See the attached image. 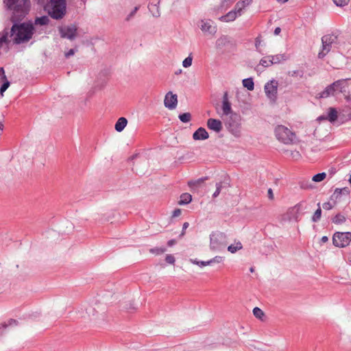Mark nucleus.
Here are the masks:
<instances>
[{"mask_svg": "<svg viewBox=\"0 0 351 351\" xmlns=\"http://www.w3.org/2000/svg\"><path fill=\"white\" fill-rule=\"evenodd\" d=\"M253 313H254V315L256 318L260 319L261 320L263 319V317L265 315L264 312L261 308H259L258 307H255L253 309Z\"/></svg>", "mask_w": 351, "mask_h": 351, "instance_id": "f704fd0d", "label": "nucleus"}, {"mask_svg": "<svg viewBox=\"0 0 351 351\" xmlns=\"http://www.w3.org/2000/svg\"><path fill=\"white\" fill-rule=\"evenodd\" d=\"M4 83L0 88V94L1 96L3 95V93L10 86V82L6 79V80H3Z\"/></svg>", "mask_w": 351, "mask_h": 351, "instance_id": "4c0bfd02", "label": "nucleus"}, {"mask_svg": "<svg viewBox=\"0 0 351 351\" xmlns=\"http://www.w3.org/2000/svg\"><path fill=\"white\" fill-rule=\"evenodd\" d=\"M337 36L334 34H327L322 38V49L318 54L319 58H323L330 51L332 45L336 43Z\"/></svg>", "mask_w": 351, "mask_h": 351, "instance_id": "0eeeda50", "label": "nucleus"}, {"mask_svg": "<svg viewBox=\"0 0 351 351\" xmlns=\"http://www.w3.org/2000/svg\"><path fill=\"white\" fill-rule=\"evenodd\" d=\"M181 215V210L180 208H176L173 211L172 217H177Z\"/></svg>", "mask_w": 351, "mask_h": 351, "instance_id": "a18cd8bd", "label": "nucleus"}, {"mask_svg": "<svg viewBox=\"0 0 351 351\" xmlns=\"http://www.w3.org/2000/svg\"><path fill=\"white\" fill-rule=\"evenodd\" d=\"M350 193V191L348 187L336 189L332 196H335L336 199H338L341 195H349Z\"/></svg>", "mask_w": 351, "mask_h": 351, "instance_id": "5701e85b", "label": "nucleus"}, {"mask_svg": "<svg viewBox=\"0 0 351 351\" xmlns=\"http://www.w3.org/2000/svg\"><path fill=\"white\" fill-rule=\"evenodd\" d=\"M281 32V29L280 27H276L274 30V34L278 35Z\"/></svg>", "mask_w": 351, "mask_h": 351, "instance_id": "6e6d98bb", "label": "nucleus"}, {"mask_svg": "<svg viewBox=\"0 0 351 351\" xmlns=\"http://www.w3.org/2000/svg\"><path fill=\"white\" fill-rule=\"evenodd\" d=\"M34 33V25L31 23L14 24L11 27L10 36L14 44L19 45L30 40Z\"/></svg>", "mask_w": 351, "mask_h": 351, "instance_id": "f03ea898", "label": "nucleus"}, {"mask_svg": "<svg viewBox=\"0 0 351 351\" xmlns=\"http://www.w3.org/2000/svg\"><path fill=\"white\" fill-rule=\"evenodd\" d=\"M179 119L183 123H189L191 119V114L189 112H184L179 115Z\"/></svg>", "mask_w": 351, "mask_h": 351, "instance_id": "c756f323", "label": "nucleus"}, {"mask_svg": "<svg viewBox=\"0 0 351 351\" xmlns=\"http://www.w3.org/2000/svg\"><path fill=\"white\" fill-rule=\"evenodd\" d=\"M300 209H301V204H296L295 206H294L293 207L289 209V213H295V215L294 216V218L295 219H298V214L300 211Z\"/></svg>", "mask_w": 351, "mask_h": 351, "instance_id": "473e14b6", "label": "nucleus"}, {"mask_svg": "<svg viewBox=\"0 0 351 351\" xmlns=\"http://www.w3.org/2000/svg\"><path fill=\"white\" fill-rule=\"evenodd\" d=\"M241 1L243 3V5H244V8H245L252 2V0H241Z\"/></svg>", "mask_w": 351, "mask_h": 351, "instance_id": "de8ad7c7", "label": "nucleus"}, {"mask_svg": "<svg viewBox=\"0 0 351 351\" xmlns=\"http://www.w3.org/2000/svg\"><path fill=\"white\" fill-rule=\"evenodd\" d=\"M232 103L228 97V93L223 94L221 109L225 115H229L226 121V125L229 131L235 136L241 134V115L232 110Z\"/></svg>", "mask_w": 351, "mask_h": 351, "instance_id": "f257e3e1", "label": "nucleus"}, {"mask_svg": "<svg viewBox=\"0 0 351 351\" xmlns=\"http://www.w3.org/2000/svg\"><path fill=\"white\" fill-rule=\"evenodd\" d=\"M326 173L323 172V173H317V174L315 175L313 177L312 180L315 182H319L324 180L326 178Z\"/></svg>", "mask_w": 351, "mask_h": 351, "instance_id": "72a5a7b5", "label": "nucleus"}, {"mask_svg": "<svg viewBox=\"0 0 351 351\" xmlns=\"http://www.w3.org/2000/svg\"><path fill=\"white\" fill-rule=\"evenodd\" d=\"M74 53H75V51H74V49H70L69 51H67V52L65 53V56H66V58H69V57H70L71 56H73Z\"/></svg>", "mask_w": 351, "mask_h": 351, "instance_id": "09e8293b", "label": "nucleus"}, {"mask_svg": "<svg viewBox=\"0 0 351 351\" xmlns=\"http://www.w3.org/2000/svg\"><path fill=\"white\" fill-rule=\"evenodd\" d=\"M321 240H322V242H323V243H326V242H327V241H328V237H327L324 236V237H323L322 238V239H321Z\"/></svg>", "mask_w": 351, "mask_h": 351, "instance_id": "bf43d9fd", "label": "nucleus"}, {"mask_svg": "<svg viewBox=\"0 0 351 351\" xmlns=\"http://www.w3.org/2000/svg\"><path fill=\"white\" fill-rule=\"evenodd\" d=\"M219 186H217V189L215 191V192L213 193V197H217V195L219 194Z\"/></svg>", "mask_w": 351, "mask_h": 351, "instance_id": "13d9d810", "label": "nucleus"}, {"mask_svg": "<svg viewBox=\"0 0 351 351\" xmlns=\"http://www.w3.org/2000/svg\"><path fill=\"white\" fill-rule=\"evenodd\" d=\"M271 58V63L272 64H279L284 61H286L289 57L285 53L277 54L274 56H269Z\"/></svg>", "mask_w": 351, "mask_h": 351, "instance_id": "f3484780", "label": "nucleus"}, {"mask_svg": "<svg viewBox=\"0 0 351 351\" xmlns=\"http://www.w3.org/2000/svg\"><path fill=\"white\" fill-rule=\"evenodd\" d=\"M297 74V72L296 71H293V73L291 74L292 76H294Z\"/></svg>", "mask_w": 351, "mask_h": 351, "instance_id": "0e129e2a", "label": "nucleus"}, {"mask_svg": "<svg viewBox=\"0 0 351 351\" xmlns=\"http://www.w3.org/2000/svg\"><path fill=\"white\" fill-rule=\"evenodd\" d=\"M265 92L267 97L272 101H276L278 93V82L271 80L265 85Z\"/></svg>", "mask_w": 351, "mask_h": 351, "instance_id": "9b49d317", "label": "nucleus"}, {"mask_svg": "<svg viewBox=\"0 0 351 351\" xmlns=\"http://www.w3.org/2000/svg\"><path fill=\"white\" fill-rule=\"evenodd\" d=\"M235 0H223L221 6H226L228 7L229 5H232Z\"/></svg>", "mask_w": 351, "mask_h": 351, "instance_id": "37998d69", "label": "nucleus"}, {"mask_svg": "<svg viewBox=\"0 0 351 351\" xmlns=\"http://www.w3.org/2000/svg\"><path fill=\"white\" fill-rule=\"evenodd\" d=\"M0 76H1L3 80H6L7 77L4 69L2 67L0 68Z\"/></svg>", "mask_w": 351, "mask_h": 351, "instance_id": "49530a36", "label": "nucleus"}, {"mask_svg": "<svg viewBox=\"0 0 351 351\" xmlns=\"http://www.w3.org/2000/svg\"><path fill=\"white\" fill-rule=\"evenodd\" d=\"M242 84L248 90H253L254 88L253 79L251 77L243 80Z\"/></svg>", "mask_w": 351, "mask_h": 351, "instance_id": "393cba45", "label": "nucleus"}, {"mask_svg": "<svg viewBox=\"0 0 351 351\" xmlns=\"http://www.w3.org/2000/svg\"><path fill=\"white\" fill-rule=\"evenodd\" d=\"M237 16H239L238 12L236 10H232L229 12L227 14L221 16V21L224 22L233 21L236 19Z\"/></svg>", "mask_w": 351, "mask_h": 351, "instance_id": "6ab92c4d", "label": "nucleus"}, {"mask_svg": "<svg viewBox=\"0 0 351 351\" xmlns=\"http://www.w3.org/2000/svg\"><path fill=\"white\" fill-rule=\"evenodd\" d=\"M193 56L190 53L187 58L182 61V66L184 68H189L192 65Z\"/></svg>", "mask_w": 351, "mask_h": 351, "instance_id": "2f4dec72", "label": "nucleus"}, {"mask_svg": "<svg viewBox=\"0 0 351 351\" xmlns=\"http://www.w3.org/2000/svg\"><path fill=\"white\" fill-rule=\"evenodd\" d=\"M166 251L165 247H154L149 250L150 253L159 255L163 254Z\"/></svg>", "mask_w": 351, "mask_h": 351, "instance_id": "e433bc0d", "label": "nucleus"}, {"mask_svg": "<svg viewBox=\"0 0 351 351\" xmlns=\"http://www.w3.org/2000/svg\"><path fill=\"white\" fill-rule=\"evenodd\" d=\"M200 29L206 36H214L217 31V25L210 19H203L201 21Z\"/></svg>", "mask_w": 351, "mask_h": 351, "instance_id": "1a4fd4ad", "label": "nucleus"}, {"mask_svg": "<svg viewBox=\"0 0 351 351\" xmlns=\"http://www.w3.org/2000/svg\"><path fill=\"white\" fill-rule=\"evenodd\" d=\"M208 132L204 128H199L193 134V138L195 141H203L208 138Z\"/></svg>", "mask_w": 351, "mask_h": 351, "instance_id": "2eb2a0df", "label": "nucleus"}, {"mask_svg": "<svg viewBox=\"0 0 351 351\" xmlns=\"http://www.w3.org/2000/svg\"><path fill=\"white\" fill-rule=\"evenodd\" d=\"M350 79H342L334 82L332 84L328 85L326 88L318 93L316 96L317 98H327L330 96H334L337 91L340 93L346 92L345 88L347 87V81Z\"/></svg>", "mask_w": 351, "mask_h": 351, "instance_id": "20e7f679", "label": "nucleus"}, {"mask_svg": "<svg viewBox=\"0 0 351 351\" xmlns=\"http://www.w3.org/2000/svg\"><path fill=\"white\" fill-rule=\"evenodd\" d=\"M79 313L82 317H91L95 315L96 309L93 306L88 305L84 308H82L79 311Z\"/></svg>", "mask_w": 351, "mask_h": 351, "instance_id": "dca6fc26", "label": "nucleus"}, {"mask_svg": "<svg viewBox=\"0 0 351 351\" xmlns=\"http://www.w3.org/2000/svg\"><path fill=\"white\" fill-rule=\"evenodd\" d=\"M66 12L65 0H50L48 5V13L54 19H61Z\"/></svg>", "mask_w": 351, "mask_h": 351, "instance_id": "39448f33", "label": "nucleus"}, {"mask_svg": "<svg viewBox=\"0 0 351 351\" xmlns=\"http://www.w3.org/2000/svg\"><path fill=\"white\" fill-rule=\"evenodd\" d=\"M333 2L337 5L340 7L345 6L348 4L350 0H332Z\"/></svg>", "mask_w": 351, "mask_h": 351, "instance_id": "ea45409f", "label": "nucleus"}, {"mask_svg": "<svg viewBox=\"0 0 351 351\" xmlns=\"http://www.w3.org/2000/svg\"><path fill=\"white\" fill-rule=\"evenodd\" d=\"M318 206H319V204H318ZM321 216H322V209H321L320 206H319V208L315 212V213L312 217V220L314 222H317L320 219Z\"/></svg>", "mask_w": 351, "mask_h": 351, "instance_id": "c9c22d12", "label": "nucleus"}, {"mask_svg": "<svg viewBox=\"0 0 351 351\" xmlns=\"http://www.w3.org/2000/svg\"><path fill=\"white\" fill-rule=\"evenodd\" d=\"M138 7H135L134 10L129 15L128 19H129L130 17H132V16H134L135 14V13L136 12V11L138 10Z\"/></svg>", "mask_w": 351, "mask_h": 351, "instance_id": "603ef678", "label": "nucleus"}, {"mask_svg": "<svg viewBox=\"0 0 351 351\" xmlns=\"http://www.w3.org/2000/svg\"><path fill=\"white\" fill-rule=\"evenodd\" d=\"M164 104L169 110L175 109L178 104L177 95L172 92H168L165 97Z\"/></svg>", "mask_w": 351, "mask_h": 351, "instance_id": "f8f14e48", "label": "nucleus"}, {"mask_svg": "<svg viewBox=\"0 0 351 351\" xmlns=\"http://www.w3.org/2000/svg\"><path fill=\"white\" fill-rule=\"evenodd\" d=\"M244 8V5H243L241 1H239V2L237 3L234 10H236L238 12L239 16H241L242 11Z\"/></svg>", "mask_w": 351, "mask_h": 351, "instance_id": "58836bf2", "label": "nucleus"}, {"mask_svg": "<svg viewBox=\"0 0 351 351\" xmlns=\"http://www.w3.org/2000/svg\"><path fill=\"white\" fill-rule=\"evenodd\" d=\"M228 46H230L231 49H234L235 48V45L233 41H228Z\"/></svg>", "mask_w": 351, "mask_h": 351, "instance_id": "5fc2aeb1", "label": "nucleus"}, {"mask_svg": "<svg viewBox=\"0 0 351 351\" xmlns=\"http://www.w3.org/2000/svg\"><path fill=\"white\" fill-rule=\"evenodd\" d=\"M277 1H278V2H280V3H284L287 2L289 0H277Z\"/></svg>", "mask_w": 351, "mask_h": 351, "instance_id": "052dcab7", "label": "nucleus"}, {"mask_svg": "<svg viewBox=\"0 0 351 351\" xmlns=\"http://www.w3.org/2000/svg\"><path fill=\"white\" fill-rule=\"evenodd\" d=\"M49 21V19L48 16H43L41 17L36 18L35 20V24L45 25L48 24Z\"/></svg>", "mask_w": 351, "mask_h": 351, "instance_id": "bb28decb", "label": "nucleus"}, {"mask_svg": "<svg viewBox=\"0 0 351 351\" xmlns=\"http://www.w3.org/2000/svg\"><path fill=\"white\" fill-rule=\"evenodd\" d=\"M349 182L351 184V175H350V179H349Z\"/></svg>", "mask_w": 351, "mask_h": 351, "instance_id": "69168bd1", "label": "nucleus"}, {"mask_svg": "<svg viewBox=\"0 0 351 351\" xmlns=\"http://www.w3.org/2000/svg\"><path fill=\"white\" fill-rule=\"evenodd\" d=\"M241 243L237 242L236 244H232L228 247V250L231 253H235L237 250L242 249Z\"/></svg>", "mask_w": 351, "mask_h": 351, "instance_id": "a878e982", "label": "nucleus"}, {"mask_svg": "<svg viewBox=\"0 0 351 351\" xmlns=\"http://www.w3.org/2000/svg\"><path fill=\"white\" fill-rule=\"evenodd\" d=\"M351 241L350 232H336L332 237L333 244L339 247H344Z\"/></svg>", "mask_w": 351, "mask_h": 351, "instance_id": "6e6552de", "label": "nucleus"}, {"mask_svg": "<svg viewBox=\"0 0 351 351\" xmlns=\"http://www.w3.org/2000/svg\"><path fill=\"white\" fill-rule=\"evenodd\" d=\"M149 10L154 16H158L160 15L159 8L156 4L149 5Z\"/></svg>", "mask_w": 351, "mask_h": 351, "instance_id": "c85d7f7f", "label": "nucleus"}, {"mask_svg": "<svg viewBox=\"0 0 351 351\" xmlns=\"http://www.w3.org/2000/svg\"><path fill=\"white\" fill-rule=\"evenodd\" d=\"M192 200V196L189 193H182L178 201L179 205H186L189 204Z\"/></svg>", "mask_w": 351, "mask_h": 351, "instance_id": "4be33fe9", "label": "nucleus"}, {"mask_svg": "<svg viewBox=\"0 0 351 351\" xmlns=\"http://www.w3.org/2000/svg\"><path fill=\"white\" fill-rule=\"evenodd\" d=\"M328 114L326 115L323 114L317 117V120L319 122L322 121H329L331 123L335 122L338 119V112L336 108L330 107L328 109Z\"/></svg>", "mask_w": 351, "mask_h": 351, "instance_id": "ddd939ff", "label": "nucleus"}, {"mask_svg": "<svg viewBox=\"0 0 351 351\" xmlns=\"http://www.w3.org/2000/svg\"><path fill=\"white\" fill-rule=\"evenodd\" d=\"M345 221H346L345 216L340 213L336 215L332 219V222L336 224H341V223H344Z\"/></svg>", "mask_w": 351, "mask_h": 351, "instance_id": "cd10ccee", "label": "nucleus"}, {"mask_svg": "<svg viewBox=\"0 0 351 351\" xmlns=\"http://www.w3.org/2000/svg\"><path fill=\"white\" fill-rule=\"evenodd\" d=\"M274 132L277 139L286 145L292 144L295 138V133L285 125H278Z\"/></svg>", "mask_w": 351, "mask_h": 351, "instance_id": "423d86ee", "label": "nucleus"}, {"mask_svg": "<svg viewBox=\"0 0 351 351\" xmlns=\"http://www.w3.org/2000/svg\"><path fill=\"white\" fill-rule=\"evenodd\" d=\"M322 206L325 210H331L334 207V205L331 202H327L324 203Z\"/></svg>", "mask_w": 351, "mask_h": 351, "instance_id": "79ce46f5", "label": "nucleus"}, {"mask_svg": "<svg viewBox=\"0 0 351 351\" xmlns=\"http://www.w3.org/2000/svg\"><path fill=\"white\" fill-rule=\"evenodd\" d=\"M176 243L175 239H171L168 241L167 244L169 246H172Z\"/></svg>", "mask_w": 351, "mask_h": 351, "instance_id": "864d4df0", "label": "nucleus"}, {"mask_svg": "<svg viewBox=\"0 0 351 351\" xmlns=\"http://www.w3.org/2000/svg\"><path fill=\"white\" fill-rule=\"evenodd\" d=\"M291 154H292L293 157H295V158L300 156L299 152H294Z\"/></svg>", "mask_w": 351, "mask_h": 351, "instance_id": "4d7b16f0", "label": "nucleus"}, {"mask_svg": "<svg viewBox=\"0 0 351 351\" xmlns=\"http://www.w3.org/2000/svg\"><path fill=\"white\" fill-rule=\"evenodd\" d=\"M77 28L75 25L62 26L59 27L60 36L63 38L73 40L77 36Z\"/></svg>", "mask_w": 351, "mask_h": 351, "instance_id": "9d476101", "label": "nucleus"}, {"mask_svg": "<svg viewBox=\"0 0 351 351\" xmlns=\"http://www.w3.org/2000/svg\"><path fill=\"white\" fill-rule=\"evenodd\" d=\"M6 6L13 11L15 18L24 16L29 11L30 0H4Z\"/></svg>", "mask_w": 351, "mask_h": 351, "instance_id": "7ed1b4c3", "label": "nucleus"}, {"mask_svg": "<svg viewBox=\"0 0 351 351\" xmlns=\"http://www.w3.org/2000/svg\"><path fill=\"white\" fill-rule=\"evenodd\" d=\"M216 258H217V257L214 258L213 259H210V260L206 261H199L196 258H191L189 261L191 263H193L194 265H197L200 267H203L210 265H211V263H213L214 262H216L217 261Z\"/></svg>", "mask_w": 351, "mask_h": 351, "instance_id": "412c9836", "label": "nucleus"}, {"mask_svg": "<svg viewBox=\"0 0 351 351\" xmlns=\"http://www.w3.org/2000/svg\"><path fill=\"white\" fill-rule=\"evenodd\" d=\"M268 197L270 199H274V193H273V191H272V189H269L268 190Z\"/></svg>", "mask_w": 351, "mask_h": 351, "instance_id": "8fccbe9b", "label": "nucleus"}, {"mask_svg": "<svg viewBox=\"0 0 351 351\" xmlns=\"http://www.w3.org/2000/svg\"><path fill=\"white\" fill-rule=\"evenodd\" d=\"M165 261L169 264H174L176 260L173 255L167 254L165 257Z\"/></svg>", "mask_w": 351, "mask_h": 351, "instance_id": "a19ab883", "label": "nucleus"}, {"mask_svg": "<svg viewBox=\"0 0 351 351\" xmlns=\"http://www.w3.org/2000/svg\"><path fill=\"white\" fill-rule=\"evenodd\" d=\"M348 261L349 263H351V253L349 254V256L348 257Z\"/></svg>", "mask_w": 351, "mask_h": 351, "instance_id": "e2e57ef3", "label": "nucleus"}, {"mask_svg": "<svg viewBox=\"0 0 351 351\" xmlns=\"http://www.w3.org/2000/svg\"><path fill=\"white\" fill-rule=\"evenodd\" d=\"M207 127L209 130L216 132H219V121L215 119H209L207 121Z\"/></svg>", "mask_w": 351, "mask_h": 351, "instance_id": "a211bd4d", "label": "nucleus"}, {"mask_svg": "<svg viewBox=\"0 0 351 351\" xmlns=\"http://www.w3.org/2000/svg\"><path fill=\"white\" fill-rule=\"evenodd\" d=\"M219 246V243L218 241V234L217 233H213L210 235V247L213 250L218 249Z\"/></svg>", "mask_w": 351, "mask_h": 351, "instance_id": "b1692460", "label": "nucleus"}, {"mask_svg": "<svg viewBox=\"0 0 351 351\" xmlns=\"http://www.w3.org/2000/svg\"><path fill=\"white\" fill-rule=\"evenodd\" d=\"M261 36H258L255 39V47L256 48L257 50H258V48L261 44Z\"/></svg>", "mask_w": 351, "mask_h": 351, "instance_id": "c03bdc74", "label": "nucleus"}, {"mask_svg": "<svg viewBox=\"0 0 351 351\" xmlns=\"http://www.w3.org/2000/svg\"><path fill=\"white\" fill-rule=\"evenodd\" d=\"M128 120L125 117H120L115 123L114 128L116 131L122 132L127 125Z\"/></svg>", "mask_w": 351, "mask_h": 351, "instance_id": "aec40b11", "label": "nucleus"}, {"mask_svg": "<svg viewBox=\"0 0 351 351\" xmlns=\"http://www.w3.org/2000/svg\"><path fill=\"white\" fill-rule=\"evenodd\" d=\"M18 326V322L15 319H10L7 322H4L0 325V335H3L5 332L12 330Z\"/></svg>", "mask_w": 351, "mask_h": 351, "instance_id": "4468645a", "label": "nucleus"}, {"mask_svg": "<svg viewBox=\"0 0 351 351\" xmlns=\"http://www.w3.org/2000/svg\"><path fill=\"white\" fill-rule=\"evenodd\" d=\"M271 60L269 56H267L263 57L261 61L260 64L262 65L264 67H268L271 65H272V63H271Z\"/></svg>", "mask_w": 351, "mask_h": 351, "instance_id": "7c9ffc66", "label": "nucleus"}, {"mask_svg": "<svg viewBox=\"0 0 351 351\" xmlns=\"http://www.w3.org/2000/svg\"><path fill=\"white\" fill-rule=\"evenodd\" d=\"M3 129V124L1 122H0V130L2 131Z\"/></svg>", "mask_w": 351, "mask_h": 351, "instance_id": "680f3d73", "label": "nucleus"}, {"mask_svg": "<svg viewBox=\"0 0 351 351\" xmlns=\"http://www.w3.org/2000/svg\"><path fill=\"white\" fill-rule=\"evenodd\" d=\"M189 227V223L188 222H184V224H183V227H182V235H183L184 234V230Z\"/></svg>", "mask_w": 351, "mask_h": 351, "instance_id": "3c124183", "label": "nucleus"}]
</instances>
